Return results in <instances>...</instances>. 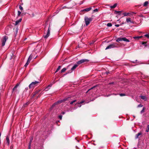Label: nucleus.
Instances as JSON below:
<instances>
[{
    "mask_svg": "<svg viewBox=\"0 0 149 149\" xmlns=\"http://www.w3.org/2000/svg\"><path fill=\"white\" fill-rule=\"evenodd\" d=\"M132 13H134V14H136V13H134V12H133Z\"/></svg>",
    "mask_w": 149,
    "mask_h": 149,
    "instance_id": "55",
    "label": "nucleus"
},
{
    "mask_svg": "<svg viewBox=\"0 0 149 149\" xmlns=\"http://www.w3.org/2000/svg\"><path fill=\"white\" fill-rule=\"evenodd\" d=\"M12 58H13L12 57V56H11L10 58V59H11Z\"/></svg>",
    "mask_w": 149,
    "mask_h": 149,
    "instance_id": "51",
    "label": "nucleus"
},
{
    "mask_svg": "<svg viewBox=\"0 0 149 149\" xmlns=\"http://www.w3.org/2000/svg\"><path fill=\"white\" fill-rule=\"evenodd\" d=\"M78 66V65L77 64L74 65V66L71 68L70 73L72 72V71L74 70Z\"/></svg>",
    "mask_w": 149,
    "mask_h": 149,
    "instance_id": "9",
    "label": "nucleus"
},
{
    "mask_svg": "<svg viewBox=\"0 0 149 149\" xmlns=\"http://www.w3.org/2000/svg\"><path fill=\"white\" fill-rule=\"evenodd\" d=\"M109 73V72H106V73L107 74H108Z\"/></svg>",
    "mask_w": 149,
    "mask_h": 149,
    "instance_id": "49",
    "label": "nucleus"
},
{
    "mask_svg": "<svg viewBox=\"0 0 149 149\" xmlns=\"http://www.w3.org/2000/svg\"><path fill=\"white\" fill-rule=\"evenodd\" d=\"M40 83L39 81H35L32 82L29 86V88L30 89L33 88Z\"/></svg>",
    "mask_w": 149,
    "mask_h": 149,
    "instance_id": "3",
    "label": "nucleus"
},
{
    "mask_svg": "<svg viewBox=\"0 0 149 149\" xmlns=\"http://www.w3.org/2000/svg\"><path fill=\"white\" fill-rule=\"evenodd\" d=\"M51 30V28H50V24H49V26L48 27V30L47 31V34L46 35H44V38L46 39L49 36L50 34V30Z\"/></svg>",
    "mask_w": 149,
    "mask_h": 149,
    "instance_id": "5",
    "label": "nucleus"
},
{
    "mask_svg": "<svg viewBox=\"0 0 149 149\" xmlns=\"http://www.w3.org/2000/svg\"><path fill=\"white\" fill-rule=\"evenodd\" d=\"M142 134V133L140 132L139 133H138L135 136V139H138L139 138V136H141Z\"/></svg>",
    "mask_w": 149,
    "mask_h": 149,
    "instance_id": "10",
    "label": "nucleus"
},
{
    "mask_svg": "<svg viewBox=\"0 0 149 149\" xmlns=\"http://www.w3.org/2000/svg\"><path fill=\"white\" fill-rule=\"evenodd\" d=\"M31 143H29V147H31Z\"/></svg>",
    "mask_w": 149,
    "mask_h": 149,
    "instance_id": "47",
    "label": "nucleus"
},
{
    "mask_svg": "<svg viewBox=\"0 0 149 149\" xmlns=\"http://www.w3.org/2000/svg\"><path fill=\"white\" fill-rule=\"evenodd\" d=\"M148 4V1H146L143 4V6L144 7L146 6Z\"/></svg>",
    "mask_w": 149,
    "mask_h": 149,
    "instance_id": "22",
    "label": "nucleus"
},
{
    "mask_svg": "<svg viewBox=\"0 0 149 149\" xmlns=\"http://www.w3.org/2000/svg\"><path fill=\"white\" fill-rule=\"evenodd\" d=\"M124 24V23H122V24Z\"/></svg>",
    "mask_w": 149,
    "mask_h": 149,
    "instance_id": "57",
    "label": "nucleus"
},
{
    "mask_svg": "<svg viewBox=\"0 0 149 149\" xmlns=\"http://www.w3.org/2000/svg\"><path fill=\"white\" fill-rule=\"evenodd\" d=\"M121 41H123L122 38H118L116 40V42H119Z\"/></svg>",
    "mask_w": 149,
    "mask_h": 149,
    "instance_id": "21",
    "label": "nucleus"
},
{
    "mask_svg": "<svg viewBox=\"0 0 149 149\" xmlns=\"http://www.w3.org/2000/svg\"><path fill=\"white\" fill-rule=\"evenodd\" d=\"M89 61L86 59H82L80 60L79 61H78L77 62V64L78 65L80 64L86 62H87Z\"/></svg>",
    "mask_w": 149,
    "mask_h": 149,
    "instance_id": "6",
    "label": "nucleus"
},
{
    "mask_svg": "<svg viewBox=\"0 0 149 149\" xmlns=\"http://www.w3.org/2000/svg\"><path fill=\"white\" fill-rule=\"evenodd\" d=\"M120 96H123L125 95V94L124 93H121L120 94Z\"/></svg>",
    "mask_w": 149,
    "mask_h": 149,
    "instance_id": "34",
    "label": "nucleus"
},
{
    "mask_svg": "<svg viewBox=\"0 0 149 149\" xmlns=\"http://www.w3.org/2000/svg\"><path fill=\"white\" fill-rule=\"evenodd\" d=\"M113 82H112V83H109V84H113Z\"/></svg>",
    "mask_w": 149,
    "mask_h": 149,
    "instance_id": "54",
    "label": "nucleus"
},
{
    "mask_svg": "<svg viewBox=\"0 0 149 149\" xmlns=\"http://www.w3.org/2000/svg\"><path fill=\"white\" fill-rule=\"evenodd\" d=\"M21 14V12L19 11H18V16H19Z\"/></svg>",
    "mask_w": 149,
    "mask_h": 149,
    "instance_id": "38",
    "label": "nucleus"
},
{
    "mask_svg": "<svg viewBox=\"0 0 149 149\" xmlns=\"http://www.w3.org/2000/svg\"><path fill=\"white\" fill-rule=\"evenodd\" d=\"M32 56H31V55H30L27 60V61L25 65L24 66L26 67L30 63V61H31V59H32Z\"/></svg>",
    "mask_w": 149,
    "mask_h": 149,
    "instance_id": "8",
    "label": "nucleus"
},
{
    "mask_svg": "<svg viewBox=\"0 0 149 149\" xmlns=\"http://www.w3.org/2000/svg\"><path fill=\"white\" fill-rule=\"evenodd\" d=\"M126 21L127 23H128L129 22H131V18H127Z\"/></svg>",
    "mask_w": 149,
    "mask_h": 149,
    "instance_id": "24",
    "label": "nucleus"
},
{
    "mask_svg": "<svg viewBox=\"0 0 149 149\" xmlns=\"http://www.w3.org/2000/svg\"><path fill=\"white\" fill-rule=\"evenodd\" d=\"M142 37V36H135L133 37V38L134 39L139 40L140 38H141Z\"/></svg>",
    "mask_w": 149,
    "mask_h": 149,
    "instance_id": "20",
    "label": "nucleus"
},
{
    "mask_svg": "<svg viewBox=\"0 0 149 149\" xmlns=\"http://www.w3.org/2000/svg\"><path fill=\"white\" fill-rule=\"evenodd\" d=\"M33 140V138H31V139H30V143H31L32 142Z\"/></svg>",
    "mask_w": 149,
    "mask_h": 149,
    "instance_id": "43",
    "label": "nucleus"
},
{
    "mask_svg": "<svg viewBox=\"0 0 149 149\" xmlns=\"http://www.w3.org/2000/svg\"><path fill=\"white\" fill-rule=\"evenodd\" d=\"M49 89V88L47 86L45 88V91H47Z\"/></svg>",
    "mask_w": 149,
    "mask_h": 149,
    "instance_id": "36",
    "label": "nucleus"
},
{
    "mask_svg": "<svg viewBox=\"0 0 149 149\" xmlns=\"http://www.w3.org/2000/svg\"><path fill=\"white\" fill-rule=\"evenodd\" d=\"M69 99H70L69 97H68L67 98H65L61 100H58L57 101V102H56L55 103H54V104H53L52 106V108H53L58 103H61L63 102H65V101H66L67 100H69Z\"/></svg>",
    "mask_w": 149,
    "mask_h": 149,
    "instance_id": "2",
    "label": "nucleus"
},
{
    "mask_svg": "<svg viewBox=\"0 0 149 149\" xmlns=\"http://www.w3.org/2000/svg\"><path fill=\"white\" fill-rule=\"evenodd\" d=\"M121 11H116V10H115V13L117 14H118L119 15H120L121 13Z\"/></svg>",
    "mask_w": 149,
    "mask_h": 149,
    "instance_id": "25",
    "label": "nucleus"
},
{
    "mask_svg": "<svg viewBox=\"0 0 149 149\" xmlns=\"http://www.w3.org/2000/svg\"><path fill=\"white\" fill-rule=\"evenodd\" d=\"M117 4L115 3L113 6H110V7L111 8H115L117 6Z\"/></svg>",
    "mask_w": 149,
    "mask_h": 149,
    "instance_id": "23",
    "label": "nucleus"
},
{
    "mask_svg": "<svg viewBox=\"0 0 149 149\" xmlns=\"http://www.w3.org/2000/svg\"><path fill=\"white\" fill-rule=\"evenodd\" d=\"M122 40L123 41L127 42H129L130 41L128 39L126 38H122Z\"/></svg>",
    "mask_w": 149,
    "mask_h": 149,
    "instance_id": "19",
    "label": "nucleus"
},
{
    "mask_svg": "<svg viewBox=\"0 0 149 149\" xmlns=\"http://www.w3.org/2000/svg\"><path fill=\"white\" fill-rule=\"evenodd\" d=\"M149 125H147V126L146 132H148L149 131Z\"/></svg>",
    "mask_w": 149,
    "mask_h": 149,
    "instance_id": "29",
    "label": "nucleus"
},
{
    "mask_svg": "<svg viewBox=\"0 0 149 149\" xmlns=\"http://www.w3.org/2000/svg\"><path fill=\"white\" fill-rule=\"evenodd\" d=\"M97 85H96V86H94L93 87L91 88L90 89H89L88 91L87 92V93L89 91H90V90H91V89H93L94 88H95L96 87H97Z\"/></svg>",
    "mask_w": 149,
    "mask_h": 149,
    "instance_id": "26",
    "label": "nucleus"
},
{
    "mask_svg": "<svg viewBox=\"0 0 149 149\" xmlns=\"http://www.w3.org/2000/svg\"><path fill=\"white\" fill-rule=\"evenodd\" d=\"M81 105H80L79 106H79V107H81Z\"/></svg>",
    "mask_w": 149,
    "mask_h": 149,
    "instance_id": "56",
    "label": "nucleus"
},
{
    "mask_svg": "<svg viewBox=\"0 0 149 149\" xmlns=\"http://www.w3.org/2000/svg\"><path fill=\"white\" fill-rule=\"evenodd\" d=\"M140 97L141 98L145 101H146L147 100V98L145 96H140Z\"/></svg>",
    "mask_w": 149,
    "mask_h": 149,
    "instance_id": "15",
    "label": "nucleus"
},
{
    "mask_svg": "<svg viewBox=\"0 0 149 149\" xmlns=\"http://www.w3.org/2000/svg\"><path fill=\"white\" fill-rule=\"evenodd\" d=\"M61 68V66H59L57 69L56 70V72H55V73H56Z\"/></svg>",
    "mask_w": 149,
    "mask_h": 149,
    "instance_id": "27",
    "label": "nucleus"
},
{
    "mask_svg": "<svg viewBox=\"0 0 149 149\" xmlns=\"http://www.w3.org/2000/svg\"><path fill=\"white\" fill-rule=\"evenodd\" d=\"M40 91V90H37L35 92L33 93V96H34L35 95H36L38 93L39 91Z\"/></svg>",
    "mask_w": 149,
    "mask_h": 149,
    "instance_id": "16",
    "label": "nucleus"
},
{
    "mask_svg": "<svg viewBox=\"0 0 149 149\" xmlns=\"http://www.w3.org/2000/svg\"><path fill=\"white\" fill-rule=\"evenodd\" d=\"M62 115H60L59 116V118L61 120L62 118Z\"/></svg>",
    "mask_w": 149,
    "mask_h": 149,
    "instance_id": "40",
    "label": "nucleus"
},
{
    "mask_svg": "<svg viewBox=\"0 0 149 149\" xmlns=\"http://www.w3.org/2000/svg\"><path fill=\"white\" fill-rule=\"evenodd\" d=\"M94 42H92V43H91V44H93V43H94Z\"/></svg>",
    "mask_w": 149,
    "mask_h": 149,
    "instance_id": "52",
    "label": "nucleus"
},
{
    "mask_svg": "<svg viewBox=\"0 0 149 149\" xmlns=\"http://www.w3.org/2000/svg\"><path fill=\"white\" fill-rule=\"evenodd\" d=\"M28 149H31V147H29Z\"/></svg>",
    "mask_w": 149,
    "mask_h": 149,
    "instance_id": "53",
    "label": "nucleus"
},
{
    "mask_svg": "<svg viewBox=\"0 0 149 149\" xmlns=\"http://www.w3.org/2000/svg\"><path fill=\"white\" fill-rule=\"evenodd\" d=\"M19 8L21 10H22L23 9V7L21 6H20V5L19 6Z\"/></svg>",
    "mask_w": 149,
    "mask_h": 149,
    "instance_id": "37",
    "label": "nucleus"
},
{
    "mask_svg": "<svg viewBox=\"0 0 149 149\" xmlns=\"http://www.w3.org/2000/svg\"><path fill=\"white\" fill-rule=\"evenodd\" d=\"M115 26L116 27H118L119 26V24H116Z\"/></svg>",
    "mask_w": 149,
    "mask_h": 149,
    "instance_id": "45",
    "label": "nucleus"
},
{
    "mask_svg": "<svg viewBox=\"0 0 149 149\" xmlns=\"http://www.w3.org/2000/svg\"><path fill=\"white\" fill-rule=\"evenodd\" d=\"M70 98V99H69V100H67L66 101H65H65H67L66 102V103H69V102H70V104H72L74 102H75L76 100H74L72 101H71V99L70 98V97H69Z\"/></svg>",
    "mask_w": 149,
    "mask_h": 149,
    "instance_id": "12",
    "label": "nucleus"
},
{
    "mask_svg": "<svg viewBox=\"0 0 149 149\" xmlns=\"http://www.w3.org/2000/svg\"><path fill=\"white\" fill-rule=\"evenodd\" d=\"M91 9V8L90 7L89 8H86L84 9L83 10V11L88 12V11H89Z\"/></svg>",
    "mask_w": 149,
    "mask_h": 149,
    "instance_id": "18",
    "label": "nucleus"
},
{
    "mask_svg": "<svg viewBox=\"0 0 149 149\" xmlns=\"http://www.w3.org/2000/svg\"><path fill=\"white\" fill-rule=\"evenodd\" d=\"M21 20H22V19H20L18 20H17V21H16L15 22V25H17L19 24V23L20 22H21Z\"/></svg>",
    "mask_w": 149,
    "mask_h": 149,
    "instance_id": "17",
    "label": "nucleus"
},
{
    "mask_svg": "<svg viewBox=\"0 0 149 149\" xmlns=\"http://www.w3.org/2000/svg\"><path fill=\"white\" fill-rule=\"evenodd\" d=\"M143 106V105H142L141 104H139L137 106L138 107H142Z\"/></svg>",
    "mask_w": 149,
    "mask_h": 149,
    "instance_id": "35",
    "label": "nucleus"
},
{
    "mask_svg": "<svg viewBox=\"0 0 149 149\" xmlns=\"http://www.w3.org/2000/svg\"><path fill=\"white\" fill-rule=\"evenodd\" d=\"M146 42H143V43L142 44H143V45H145V44H146Z\"/></svg>",
    "mask_w": 149,
    "mask_h": 149,
    "instance_id": "48",
    "label": "nucleus"
},
{
    "mask_svg": "<svg viewBox=\"0 0 149 149\" xmlns=\"http://www.w3.org/2000/svg\"><path fill=\"white\" fill-rule=\"evenodd\" d=\"M84 102V101H81V102H79V104H82V103H83V102Z\"/></svg>",
    "mask_w": 149,
    "mask_h": 149,
    "instance_id": "41",
    "label": "nucleus"
},
{
    "mask_svg": "<svg viewBox=\"0 0 149 149\" xmlns=\"http://www.w3.org/2000/svg\"><path fill=\"white\" fill-rule=\"evenodd\" d=\"M19 83H18L13 88V92L14 91H17V88L18 86L19 85Z\"/></svg>",
    "mask_w": 149,
    "mask_h": 149,
    "instance_id": "13",
    "label": "nucleus"
},
{
    "mask_svg": "<svg viewBox=\"0 0 149 149\" xmlns=\"http://www.w3.org/2000/svg\"><path fill=\"white\" fill-rule=\"evenodd\" d=\"M65 112H62V114H63V115L65 114Z\"/></svg>",
    "mask_w": 149,
    "mask_h": 149,
    "instance_id": "46",
    "label": "nucleus"
},
{
    "mask_svg": "<svg viewBox=\"0 0 149 149\" xmlns=\"http://www.w3.org/2000/svg\"><path fill=\"white\" fill-rule=\"evenodd\" d=\"M129 14H130V13H125L123 14L124 16H126L128 15H129Z\"/></svg>",
    "mask_w": 149,
    "mask_h": 149,
    "instance_id": "31",
    "label": "nucleus"
},
{
    "mask_svg": "<svg viewBox=\"0 0 149 149\" xmlns=\"http://www.w3.org/2000/svg\"><path fill=\"white\" fill-rule=\"evenodd\" d=\"M71 65H69L67 67V68H63V69H62L61 71V73H63L65 72V71L68 68V67L70 66Z\"/></svg>",
    "mask_w": 149,
    "mask_h": 149,
    "instance_id": "14",
    "label": "nucleus"
},
{
    "mask_svg": "<svg viewBox=\"0 0 149 149\" xmlns=\"http://www.w3.org/2000/svg\"><path fill=\"white\" fill-rule=\"evenodd\" d=\"M98 10L96 8V9H94V10H93V12H97L98 11Z\"/></svg>",
    "mask_w": 149,
    "mask_h": 149,
    "instance_id": "39",
    "label": "nucleus"
},
{
    "mask_svg": "<svg viewBox=\"0 0 149 149\" xmlns=\"http://www.w3.org/2000/svg\"><path fill=\"white\" fill-rule=\"evenodd\" d=\"M52 86V85H50H50H49L48 86H47V87H48L49 88H50V87H51Z\"/></svg>",
    "mask_w": 149,
    "mask_h": 149,
    "instance_id": "42",
    "label": "nucleus"
},
{
    "mask_svg": "<svg viewBox=\"0 0 149 149\" xmlns=\"http://www.w3.org/2000/svg\"><path fill=\"white\" fill-rule=\"evenodd\" d=\"M130 22L131 23H133V24L134 23L133 22V21H131V22Z\"/></svg>",
    "mask_w": 149,
    "mask_h": 149,
    "instance_id": "50",
    "label": "nucleus"
},
{
    "mask_svg": "<svg viewBox=\"0 0 149 149\" xmlns=\"http://www.w3.org/2000/svg\"><path fill=\"white\" fill-rule=\"evenodd\" d=\"M5 147V145H4L3 146V148H0V149H4V147Z\"/></svg>",
    "mask_w": 149,
    "mask_h": 149,
    "instance_id": "44",
    "label": "nucleus"
},
{
    "mask_svg": "<svg viewBox=\"0 0 149 149\" xmlns=\"http://www.w3.org/2000/svg\"><path fill=\"white\" fill-rule=\"evenodd\" d=\"M8 37L7 36H5L3 37V39L2 40V46H3L5 44V42L7 39H8Z\"/></svg>",
    "mask_w": 149,
    "mask_h": 149,
    "instance_id": "7",
    "label": "nucleus"
},
{
    "mask_svg": "<svg viewBox=\"0 0 149 149\" xmlns=\"http://www.w3.org/2000/svg\"><path fill=\"white\" fill-rule=\"evenodd\" d=\"M120 44L117 43L116 42H113L112 44L109 45L105 49L106 50L107 49L114 48H118L120 47Z\"/></svg>",
    "mask_w": 149,
    "mask_h": 149,
    "instance_id": "1",
    "label": "nucleus"
},
{
    "mask_svg": "<svg viewBox=\"0 0 149 149\" xmlns=\"http://www.w3.org/2000/svg\"><path fill=\"white\" fill-rule=\"evenodd\" d=\"M145 109V108L143 107V109H142V110L141 111V112H140L142 114L143 112H144Z\"/></svg>",
    "mask_w": 149,
    "mask_h": 149,
    "instance_id": "28",
    "label": "nucleus"
},
{
    "mask_svg": "<svg viewBox=\"0 0 149 149\" xmlns=\"http://www.w3.org/2000/svg\"><path fill=\"white\" fill-rule=\"evenodd\" d=\"M5 143L6 144H7L8 146L9 145L10 143L9 138L8 136H6V141L5 142Z\"/></svg>",
    "mask_w": 149,
    "mask_h": 149,
    "instance_id": "11",
    "label": "nucleus"
},
{
    "mask_svg": "<svg viewBox=\"0 0 149 149\" xmlns=\"http://www.w3.org/2000/svg\"><path fill=\"white\" fill-rule=\"evenodd\" d=\"M144 36L147 37L148 38H149V33L145 34Z\"/></svg>",
    "mask_w": 149,
    "mask_h": 149,
    "instance_id": "32",
    "label": "nucleus"
},
{
    "mask_svg": "<svg viewBox=\"0 0 149 149\" xmlns=\"http://www.w3.org/2000/svg\"><path fill=\"white\" fill-rule=\"evenodd\" d=\"M107 25L108 26L111 27L112 26V25L111 23H109L107 24Z\"/></svg>",
    "mask_w": 149,
    "mask_h": 149,
    "instance_id": "30",
    "label": "nucleus"
},
{
    "mask_svg": "<svg viewBox=\"0 0 149 149\" xmlns=\"http://www.w3.org/2000/svg\"><path fill=\"white\" fill-rule=\"evenodd\" d=\"M93 19V18L90 17L86 16L84 17V20L86 26H88Z\"/></svg>",
    "mask_w": 149,
    "mask_h": 149,
    "instance_id": "4",
    "label": "nucleus"
},
{
    "mask_svg": "<svg viewBox=\"0 0 149 149\" xmlns=\"http://www.w3.org/2000/svg\"><path fill=\"white\" fill-rule=\"evenodd\" d=\"M28 104H29V103L28 102H27L23 106L24 107H26L27 105H28Z\"/></svg>",
    "mask_w": 149,
    "mask_h": 149,
    "instance_id": "33",
    "label": "nucleus"
}]
</instances>
